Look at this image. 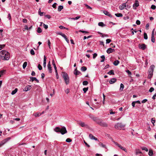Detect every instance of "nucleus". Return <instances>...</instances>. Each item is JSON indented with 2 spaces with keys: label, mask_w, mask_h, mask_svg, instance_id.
<instances>
[{
  "label": "nucleus",
  "mask_w": 156,
  "mask_h": 156,
  "mask_svg": "<svg viewBox=\"0 0 156 156\" xmlns=\"http://www.w3.org/2000/svg\"><path fill=\"white\" fill-rule=\"evenodd\" d=\"M0 57L3 60H8L10 58V54L5 50H2L0 51Z\"/></svg>",
  "instance_id": "f257e3e1"
},
{
  "label": "nucleus",
  "mask_w": 156,
  "mask_h": 156,
  "mask_svg": "<svg viewBox=\"0 0 156 156\" xmlns=\"http://www.w3.org/2000/svg\"><path fill=\"white\" fill-rule=\"evenodd\" d=\"M54 130L57 133L60 132L62 135L67 133V131L64 126L62 127L61 128L56 127L54 129Z\"/></svg>",
  "instance_id": "f03ea898"
},
{
  "label": "nucleus",
  "mask_w": 156,
  "mask_h": 156,
  "mask_svg": "<svg viewBox=\"0 0 156 156\" xmlns=\"http://www.w3.org/2000/svg\"><path fill=\"white\" fill-rule=\"evenodd\" d=\"M62 76L64 79L65 83L66 85H68L69 83V78L67 73L65 72H62Z\"/></svg>",
  "instance_id": "7ed1b4c3"
},
{
  "label": "nucleus",
  "mask_w": 156,
  "mask_h": 156,
  "mask_svg": "<svg viewBox=\"0 0 156 156\" xmlns=\"http://www.w3.org/2000/svg\"><path fill=\"white\" fill-rule=\"evenodd\" d=\"M154 68L155 66L153 65H152L150 66L148 70V78L150 79L152 77L153 75V72Z\"/></svg>",
  "instance_id": "20e7f679"
},
{
  "label": "nucleus",
  "mask_w": 156,
  "mask_h": 156,
  "mask_svg": "<svg viewBox=\"0 0 156 156\" xmlns=\"http://www.w3.org/2000/svg\"><path fill=\"white\" fill-rule=\"evenodd\" d=\"M125 125H122L121 123H118L116 124L115 126V128L117 129H121L122 128H124Z\"/></svg>",
  "instance_id": "39448f33"
},
{
  "label": "nucleus",
  "mask_w": 156,
  "mask_h": 156,
  "mask_svg": "<svg viewBox=\"0 0 156 156\" xmlns=\"http://www.w3.org/2000/svg\"><path fill=\"white\" fill-rule=\"evenodd\" d=\"M11 139L10 137H7L4 140H3L0 142V147L3 146L7 141Z\"/></svg>",
  "instance_id": "423d86ee"
},
{
  "label": "nucleus",
  "mask_w": 156,
  "mask_h": 156,
  "mask_svg": "<svg viewBox=\"0 0 156 156\" xmlns=\"http://www.w3.org/2000/svg\"><path fill=\"white\" fill-rule=\"evenodd\" d=\"M115 145L117 146L119 148H120L121 149H122L123 151H124L126 152H127V151L125 147L120 145L117 142H115Z\"/></svg>",
  "instance_id": "0eeeda50"
},
{
  "label": "nucleus",
  "mask_w": 156,
  "mask_h": 156,
  "mask_svg": "<svg viewBox=\"0 0 156 156\" xmlns=\"http://www.w3.org/2000/svg\"><path fill=\"white\" fill-rule=\"evenodd\" d=\"M98 123L99 125L103 127H107L108 126V124L106 122L102 121L98 122Z\"/></svg>",
  "instance_id": "6e6552de"
},
{
  "label": "nucleus",
  "mask_w": 156,
  "mask_h": 156,
  "mask_svg": "<svg viewBox=\"0 0 156 156\" xmlns=\"http://www.w3.org/2000/svg\"><path fill=\"white\" fill-rule=\"evenodd\" d=\"M139 47L140 49L144 50L146 48V45L144 44H139Z\"/></svg>",
  "instance_id": "1a4fd4ad"
},
{
  "label": "nucleus",
  "mask_w": 156,
  "mask_h": 156,
  "mask_svg": "<svg viewBox=\"0 0 156 156\" xmlns=\"http://www.w3.org/2000/svg\"><path fill=\"white\" fill-rule=\"evenodd\" d=\"M78 124L82 127H87V124H85L84 122L81 121H79L78 123Z\"/></svg>",
  "instance_id": "9d476101"
},
{
  "label": "nucleus",
  "mask_w": 156,
  "mask_h": 156,
  "mask_svg": "<svg viewBox=\"0 0 156 156\" xmlns=\"http://www.w3.org/2000/svg\"><path fill=\"white\" fill-rule=\"evenodd\" d=\"M139 6V4L138 1H136L134 4L133 5V9H136V8Z\"/></svg>",
  "instance_id": "9b49d317"
},
{
  "label": "nucleus",
  "mask_w": 156,
  "mask_h": 156,
  "mask_svg": "<svg viewBox=\"0 0 156 156\" xmlns=\"http://www.w3.org/2000/svg\"><path fill=\"white\" fill-rule=\"evenodd\" d=\"M31 86L30 85H28L26 86L24 89H23V91H27L30 90L31 88Z\"/></svg>",
  "instance_id": "f8f14e48"
},
{
  "label": "nucleus",
  "mask_w": 156,
  "mask_h": 156,
  "mask_svg": "<svg viewBox=\"0 0 156 156\" xmlns=\"http://www.w3.org/2000/svg\"><path fill=\"white\" fill-rule=\"evenodd\" d=\"M50 63V62L49 61L48 65V67L49 72L51 73L52 72V69H51V65Z\"/></svg>",
  "instance_id": "ddd939ff"
},
{
  "label": "nucleus",
  "mask_w": 156,
  "mask_h": 156,
  "mask_svg": "<svg viewBox=\"0 0 156 156\" xmlns=\"http://www.w3.org/2000/svg\"><path fill=\"white\" fill-rule=\"evenodd\" d=\"M126 7V4L124 3L122 4L119 6V9H120L122 10L125 7Z\"/></svg>",
  "instance_id": "4468645a"
},
{
  "label": "nucleus",
  "mask_w": 156,
  "mask_h": 156,
  "mask_svg": "<svg viewBox=\"0 0 156 156\" xmlns=\"http://www.w3.org/2000/svg\"><path fill=\"white\" fill-rule=\"evenodd\" d=\"M116 80H117L115 78H112L109 80V83L111 84H112L115 83Z\"/></svg>",
  "instance_id": "2eb2a0df"
},
{
  "label": "nucleus",
  "mask_w": 156,
  "mask_h": 156,
  "mask_svg": "<svg viewBox=\"0 0 156 156\" xmlns=\"http://www.w3.org/2000/svg\"><path fill=\"white\" fill-rule=\"evenodd\" d=\"M89 137L90 138L91 140H98V139L97 138L95 137L94 136L91 134H90L89 135Z\"/></svg>",
  "instance_id": "dca6fc26"
},
{
  "label": "nucleus",
  "mask_w": 156,
  "mask_h": 156,
  "mask_svg": "<svg viewBox=\"0 0 156 156\" xmlns=\"http://www.w3.org/2000/svg\"><path fill=\"white\" fill-rule=\"evenodd\" d=\"M115 50L114 49H112L111 48H108L107 50V52L108 54H110L113 51H114Z\"/></svg>",
  "instance_id": "f3484780"
},
{
  "label": "nucleus",
  "mask_w": 156,
  "mask_h": 156,
  "mask_svg": "<svg viewBox=\"0 0 156 156\" xmlns=\"http://www.w3.org/2000/svg\"><path fill=\"white\" fill-rule=\"evenodd\" d=\"M103 13L106 15L109 16L110 17H112V16L110 13L106 10H104L103 11Z\"/></svg>",
  "instance_id": "a211bd4d"
},
{
  "label": "nucleus",
  "mask_w": 156,
  "mask_h": 156,
  "mask_svg": "<svg viewBox=\"0 0 156 156\" xmlns=\"http://www.w3.org/2000/svg\"><path fill=\"white\" fill-rule=\"evenodd\" d=\"M46 57L45 56V55H44V62H43V66L44 67H46Z\"/></svg>",
  "instance_id": "6ab92c4d"
},
{
  "label": "nucleus",
  "mask_w": 156,
  "mask_h": 156,
  "mask_svg": "<svg viewBox=\"0 0 156 156\" xmlns=\"http://www.w3.org/2000/svg\"><path fill=\"white\" fill-rule=\"evenodd\" d=\"M30 78L32 81H36L37 83H38L39 82L38 80H37L36 77H31Z\"/></svg>",
  "instance_id": "aec40b11"
},
{
  "label": "nucleus",
  "mask_w": 156,
  "mask_h": 156,
  "mask_svg": "<svg viewBox=\"0 0 156 156\" xmlns=\"http://www.w3.org/2000/svg\"><path fill=\"white\" fill-rule=\"evenodd\" d=\"M107 74L109 75H114L115 74L114 73V71L113 70H111L109 72L107 73Z\"/></svg>",
  "instance_id": "412c9836"
},
{
  "label": "nucleus",
  "mask_w": 156,
  "mask_h": 156,
  "mask_svg": "<svg viewBox=\"0 0 156 156\" xmlns=\"http://www.w3.org/2000/svg\"><path fill=\"white\" fill-rule=\"evenodd\" d=\"M75 71L74 74L76 75H78L81 74L80 72L77 70L76 69H75Z\"/></svg>",
  "instance_id": "4be33fe9"
},
{
  "label": "nucleus",
  "mask_w": 156,
  "mask_h": 156,
  "mask_svg": "<svg viewBox=\"0 0 156 156\" xmlns=\"http://www.w3.org/2000/svg\"><path fill=\"white\" fill-rule=\"evenodd\" d=\"M153 151L151 149H149L148 152V155L150 156H151L153 155Z\"/></svg>",
  "instance_id": "5701e85b"
},
{
  "label": "nucleus",
  "mask_w": 156,
  "mask_h": 156,
  "mask_svg": "<svg viewBox=\"0 0 156 156\" xmlns=\"http://www.w3.org/2000/svg\"><path fill=\"white\" fill-rule=\"evenodd\" d=\"M124 85L122 83H121L120 84V89H119L120 91H122L124 88Z\"/></svg>",
  "instance_id": "b1692460"
},
{
  "label": "nucleus",
  "mask_w": 156,
  "mask_h": 156,
  "mask_svg": "<svg viewBox=\"0 0 156 156\" xmlns=\"http://www.w3.org/2000/svg\"><path fill=\"white\" fill-rule=\"evenodd\" d=\"M119 63V61L118 60H116L115 61L113 62V64L115 66H116L118 65V64Z\"/></svg>",
  "instance_id": "393cba45"
},
{
  "label": "nucleus",
  "mask_w": 156,
  "mask_h": 156,
  "mask_svg": "<svg viewBox=\"0 0 156 156\" xmlns=\"http://www.w3.org/2000/svg\"><path fill=\"white\" fill-rule=\"evenodd\" d=\"M18 89L17 88H16L14 90L12 91L11 94L12 95H14L17 92V91Z\"/></svg>",
  "instance_id": "a878e982"
},
{
  "label": "nucleus",
  "mask_w": 156,
  "mask_h": 156,
  "mask_svg": "<svg viewBox=\"0 0 156 156\" xmlns=\"http://www.w3.org/2000/svg\"><path fill=\"white\" fill-rule=\"evenodd\" d=\"M63 7L62 5H59L58 7V11H60L61 10L63 9Z\"/></svg>",
  "instance_id": "bb28decb"
},
{
  "label": "nucleus",
  "mask_w": 156,
  "mask_h": 156,
  "mask_svg": "<svg viewBox=\"0 0 156 156\" xmlns=\"http://www.w3.org/2000/svg\"><path fill=\"white\" fill-rule=\"evenodd\" d=\"M63 36H62V37L64 38L65 39V40L66 41V42L68 43H69V40L67 38L65 34L63 35Z\"/></svg>",
  "instance_id": "cd10ccee"
},
{
  "label": "nucleus",
  "mask_w": 156,
  "mask_h": 156,
  "mask_svg": "<svg viewBox=\"0 0 156 156\" xmlns=\"http://www.w3.org/2000/svg\"><path fill=\"white\" fill-rule=\"evenodd\" d=\"M98 25L100 26H101V27H103L105 26V25L102 22H99L98 23Z\"/></svg>",
  "instance_id": "c85d7f7f"
},
{
  "label": "nucleus",
  "mask_w": 156,
  "mask_h": 156,
  "mask_svg": "<svg viewBox=\"0 0 156 156\" xmlns=\"http://www.w3.org/2000/svg\"><path fill=\"white\" fill-rule=\"evenodd\" d=\"M115 16L118 17H120L122 16V14L121 13H115Z\"/></svg>",
  "instance_id": "c756f323"
},
{
  "label": "nucleus",
  "mask_w": 156,
  "mask_h": 156,
  "mask_svg": "<svg viewBox=\"0 0 156 156\" xmlns=\"http://www.w3.org/2000/svg\"><path fill=\"white\" fill-rule=\"evenodd\" d=\"M52 65H53V66H54V67L55 70L57 69L55 63V62H54V60H52Z\"/></svg>",
  "instance_id": "7c9ffc66"
},
{
  "label": "nucleus",
  "mask_w": 156,
  "mask_h": 156,
  "mask_svg": "<svg viewBox=\"0 0 156 156\" xmlns=\"http://www.w3.org/2000/svg\"><path fill=\"white\" fill-rule=\"evenodd\" d=\"M87 68L85 66H82L81 68V70L82 71H85L87 70Z\"/></svg>",
  "instance_id": "2f4dec72"
},
{
  "label": "nucleus",
  "mask_w": 156,
  "mask_h": 156,
  "mask_svg": "<svg viewBox=\"0 0 156 156\" xmlns=\"http://www.w3.org/2000/svg\"><path fill=\"white\" fill-rule=\"evenodd\" d=\"M101 58H102V60L101 61V62H104L105 59V56L104 55H102L101 56Z\"/></svg>",
  "instance_id": "473e14b6"
},
{
  "label": "nucleus",
  "mask_w": 156,
  "mask_h": 156,
  "mask_svg": "<svg viewBox=\"0 0 156 156\" xmlns=\"http://www.w3.org/2000/svg\"><path fill=\"white\" fill-rule=\"evenodd\" d=\"M32 27V26H31L30 27H28L26 25L25 26V30H29L31 29Z\"/></svg>",
  "instance_id": "72a5a7b5"
},
{
  "label": "nucleus",
  "mask_w": 156,
  "mask_h": 156,
  "mask_svg": "<svg viewBox=\"0 0 156 156\" xmlns=\"http://www.w3.org/2000/svg\"><path fill=\"white\" fill-rule=\"evenodd\" d=\"M27 65V62H24L23 65V68L24 69L26 67Z\"/></svg>",
  "instance_id": "f704fd0d"
},
{
  "label": "nucleus",
  "mask_w": 156,
  "mask_h": 156,
  "mask_svg": "<svg viewBox=\"0 0 156 156\" xmlns=\"http://www.w3.org/2000/svg\"><path fill=\"white\" fill-rule=\"evenodd\" d=\"M142 153V152L140 151L139 150H136V154L137 155L139 154H141Z\"/></svg>",
  "instance_id": "c9c22d12"
},
{
  "label": "nucleus",
  "mask_w": 156,
  "mask_h": 156,
  "mask_svg": "<svg viewBox=\"0 0 156 156\" xmlns=\"http://www.w3.org/2000/svg\"><path fill=\"white\" fill-rule=\"evenodd\" d=\"M37 32L38 33H41L42 32V29L40 27H38L37 30Z\"/></svg>",
  "instance_id": "e433bc0d"
},
{
  "label": "nucleus",
  "mask_w": 156,
  "mask_h": 156,
  "mask_svg": "<svg viewBox=\"0 0 156 156\" xmlns=\"http://www.w3.org/2000/svg\"><path fill=\"white\" fill-rule=\"evenodd\" d=\"M34 115L35 117H37L38 116H39L40 115H41V114H40V113L37 112L36 113L34 114Z\"/></svg>",
  "instance_id": "4c0bfd02"
},
{
  "label": "nucleus",
  "mask_w": 156,
  "mask_h": 156,
  "mask_svg": "<svg viewBox=\"0 0 156 156\" xmlns=\"http://www.w3.org/2000/svg\"><path fill=\"white\" fill-rule=\"evenodd\" d=\"M144 38L145 39L147 40V39L148 37L147 34L146 33H144Z\"/></svg>",
  "instance_id": "58836bf2"
},
{
  "label": "nucleus",
  "mask_w": 156,
  "mask_h": 156,
  "mask_svg": "<svg viewBox=\"0 0 156 156\" xmlns=\"http://www.w3.org/2000/svg\"><path fill=\"white\" fill-rule=\"evenodd\" d=\"M141 149L143 150H145L147 152L148 151V149L145 147H143L141 148Z\"/></svg>",
  "instance_id": "ea45409f"
},
{
  "label": "nucleus",
  "mask_w": 156,
  "mask_h": 156,
  "mask_svg": "<svg viewBox=\"0 0 156 156\" xmlns=\"http://www.w3.org/2000/svg\"><path fill=\"white\" fill-rule=\"evenodd\" d=\"M154 89L153 87H151V88H150L149 90V91L150 92H152L153 91H154Z\"/></svg>",
  "instance_id": "a19ab883"
},
{
  "label": "nucleus",
  "mask_w": 156,
  "mask_h": 156,
  "mask_svg": "<svg viewBox=\"0 0 156 156\" xmlns=\"http://www.w3.org/2000/svg\"><path fill=\"white\" fill-rule=\"evenodd\" d=\"M55 70V72L56 73V78L57 79H58L59 78V76H58V72H57V70L56 69V70Z\"/></svg>",
  "instance_id": "79ce46f5"
},
{
  "label": "nucleus",
  "mask_w": 156,
  "mask_h": 156,
  "mask_svg": "<svg viewBox=\"0 0 156 156\" xmlns=\"http://www.w3.org/2000/svg\"><path fill=\"white\" fill-rule=\"evenodd\" d=\"M88 87L84 88L83 89V91L84 93H85L88 90Z\"/></svg>",
  "instance_id": "37998d69"
},
{
  "label": "nucleus",
  "mask_w": 156,
  "mask_h": 156,
  "mask_svg": "<svg viewBox=\"0 0 156 156\" xmlns=\"http://www.w3.org/2000/svg\"><path fill=\"white\" fill-rule=\"evenodd\" d=\"M88 84V82L87 81H84L83 83V84L84 85H86Z\"/></svg>",
  "instance_id": "c03bdc74"
},
{
  "label": "nucleus",
  "mask_w": 156,
  "mask_h": 156,
  "mask_svg": "<svg viewBox=\"0 0 156 156\" xmlns=\"http://www.w3.org/2000/svg\"><path fill=\"white\" fill-rule=\"evenodd\" d=\"M151 41L152 42L154 43L155 42V38L154 36H151Z\"/></svg>",
  "instance_id": "a18cd8bd"
},
{
  "label": "nucleus",
  "mask_w": 156,
  "mask_h": 156,
  "mask_svg": "<svg viewBox=\"0 0 156 156\" xmlns=\"http://www.w3.org/2000/svg\"><path fill=\"white\" fill-rule=\"evenodd\" d=\"M30 53L32 55H34L35 54V52L33 49H32L31 50Z\"/></svg>",
  "instance_id": "49530a36"
},
{
  "label": "nucleus",
  "mask_w": 156,
  "mask_h": 156,
  "mask_svg": "<svg viewBox=\"0 0 156 156\" xmlns=\"http://www.w3.org/2000/svg\"><path fill=\"white\" fill-rule=\"evenodd\" d=\"M151 121L152 122V123L153 124V125L154 126V123L155 122V120L153 119V118H152L151 119Z\"/></svg>",
  "instance_id": "de8ad7c7"
},
{
  "label": "nucleus",
  "mask_w": 156,
  "mask_h": 156,
  "mask_svg": "<svg viewBox=\"0 0 156 156\" xmlns=\"http://www.w3.org/2000/svg\"><path fill=\"white\" fill-rule=\"evenodd\" d=\"M79 32H82L83 33H88V32L84 30H80L79 31Z\"/></svg>",
  "instance_id": "09e8293b"
},
{
  "label": "nucleus",
  "mask_w": 156,
  "mask_h": 156,
  "mask_svg": "<svg viewBox=\"0 0 156 156\" xmlns=\"http://www.w3.org/2000/svg\"><path fill=\"white\" fill-rule=\"evenodd\" d=\"M111 41L110 39H108L106 40V43L108 44L110 43Z\"/></svg>",
  "instance_id": "8fccbe9b"
},
{
  "label": "nucleus",
  "mask_w": 156,
  "mask_h": 156,
  "mask_svg": "<svg viewBox=\"0 0 156 156\" xmlns=\"http://www.w3.org/2000/svg\"><path fill=\"white\" fill-rule=\"evenodd\" d=\"M43 26L46 29H47L48 28V25H46L44 23L43 24Z\"/></svg>",
  "instance_id": "3c124183"
},
{
  "label": "nucleus",
  "mask_w": 156,
  "mask_h": 156,
  "mask_svg": "<svg viewBox=\"0 0 156 156\" xmlns=\"http://www.w3.org/2000/svg\"><path fill=\"white\" fill-rule=\"evenodd\" d=\"M99 145L100 146H101V147H104V148H105V145L103 144L102 143H100L99 144Z\"/></svg>",
  "instance_id": "603ef678"
},
{
  "label": "nucleus",
  "mask_w": 156,
  "mask_h": 156,
  "mask_svg": "<svg viewBox=\"0 0 156 156\" xmlns=\"http://www.w3.org/2000/svg\"><path fill=\"white\" fill-rule=\"evenodd\" d=\"M72 141V140L70 138H67L66 140V142H70Z\"/></svg>",
  "instance_id": "864d4df0"
},
{
  "label": "nucleus",
  "mask_w": 156,
  "mask_h": 156,
  "mask_svg": "<svg viewBox=\"0 0 156 156\" xmlns=\"http://www.w3.org/2000/svg\"><path fill=\"white\" fill-rule=\"evenodd\" d=\"M48 46L49 47V48H51V46H50L51 42H50V40H48Z\"/></svg>",
  "instance_id": "5fc2aeb1"
},
{
  "label": "nucleus",
  "mask_w": 156,
  "mask_h": 156,
  "mask_svg": "<svg viewBox=\"0 0 156 156\" xmlns=\"http://www.w3.org/2000/svg\"><path fill=\"white\" fill-rule=\"evenodd\" d=\"M126 72L127 73L128 75H130L132 74L131 72L129 70H127L126 71Z\"/></svg>",
  "instance_id": "6e6d98bb"
},
{
  "label": "nucleus",
  "mask_w": 156,
  "mask_h": 156,
  "mask_svg": "<svg viewBox=\"0 0 156 156\" xmlns=\"http://www.w3.org/2000/svg\"><path fill=\"white\" fill-rule=\"evenodd\" d=\"M38 68L39 70H41L42 69V67L40 64H38Z\"/></svg>",
  "instance_id": "4d7b16f0"
},
{
  "label": "nucleus",
  "mask_w": 156,
  "mask_h": 156,
  "mask_svg": "<svg viewBox=\"0 0 156 156\" xmlns=\"http://www.w3.org/2000/svg\"><path fill=\"white\" fill-rule=\"evenodd\" d=\"M151 8L153 9H155L156 8V6L154 5H152L151 6Z\"/></svg>",
  "instance_id": "13d9d810"
},
{
  "label": "nucleus",
  "mask_w": 156,
  "mask_h": 156,
  "mask_svg": "<svg viewBox=\"0 0 156 156\" xmlns=\"http://www.w3.org/2000/svg\"><path fill=\"white\" fill-rule=\"evenodd\" d=\"M147 99H144L141 101V102L142 103H145L146 102H147Z\"/></svg>",
  "instance_id": "bf43d9fd"
},
{
  "label": "nucleus",
  "mask_w": 156,
  "mask_h": 156,
  "mask_svg": "<svg viewBox=\"0 0 156 156\" xmlns=\"http://www.w3.org/2000/svg\"><path fill=\"white\" fill-rule=\"evenodd\" d=\"M8 18L9 19V20H10L11 19V17L10 13H9L8 14Z\"/></svg>",
  "instance_id": "052dcab7"
},
{
  "label": "nucleus",
  "mask_w": 156,
  "mask_h": 156,
  "mask_svg": "<svg viewBox=\"0 0 156 156\" xmlns=\"http://www.w3.org/2000/svg\"><path fill=\"white\" fill-rule=\"evenodd\" d=\"M136 23L137 25H140V22L139 20H137L136 21Z\"/></svg>",
  "instance_id": "680f3d73"
},
{
  "label": "nucleus",
  "mask_w": 156,
  "mask_h": 156,
  "mask_svg": "<svg viewBox=\"0 0 156 156\" xmlns=\"http://www.w3.org/2000/svg\"><path fill=\"white\" fill-rule=\"evenodd\" d=\"M97 54H96V53H94L93 55V58L94 59L97 56Z\"/></svg>",
  "instance_id": "e2e57ef3"
},
{
  "label": "nucleus",
  "mask_w": 156,
  "mask_h": 156,
  "mask_svg": "<svg viewBox=\"0 0 156 156\" xmlns=\"http://www.w3.org/2000/svg\"><path fill=\"white\" fill-rule=\"evenodd\" d=\"M85 6H86V7H87V9H92V8L91 7H90L88 5L86 4H85Z\"/></svg>",
  "instance_id": "0e129e2a"
},
{
  "label": "nucleus",
  "mask_w": 156,
  "mask_h": 156,
  "mask_svg": "<svg viewBox=\"0 0 156 156\" xmlns=\"http://www.w3.org/2000/svg\"><path fill=\"white\" fill-rule=\"evenodd\" d=\"M69 89H66V90H65V92L66 93V94H68L69 93Z\"/></svg>",
  "instance_id": "69168bd1"
},
{
  "label": "nucleus",
  "mask_w": 156,
  "mask_h": 156,
  "mask_svg": "<svg viewBox=\"0 0 156 156\" xmlns=\"http://www.w3.org/2000/svg\"><path fill=\"white\" fill-rule=\"evenodd\" d=\"M27 20L26 19H23V23H27Z\"/></svg>",
  "instance_id": "338daca9"
},
{
  "label": "nucleus",
  "mask_w": 156,
  "mask_h": 156,
  "mask_svg": "<svg viewBox=\"0 0 156 156\" xmlns=\"http://www.w3.org/2000/svg\"><path fill=\"white\" fill-rule=\"evenodd\" d=\"M129 19V16H126V17H123V19L126 20H127V19Z\"/></svg>",
  "instance_id": "774afa93"
}]
</instances>
